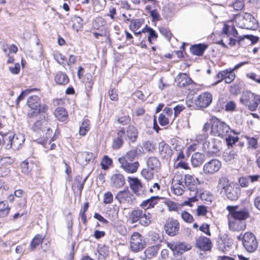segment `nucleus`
I'll return each mask as SVG.
<instances>
[{"mask_svg": "<svg viewBox=\"0 0 260 260\" xmlns=\"http://www.w3.org/2000/svg\"><path fill=\"white\" fill-rule=\"evenodd\" d=\"M184 176L181 174H176L173 179L172 184H177L180 185H185Z\"/></svg>", "mask_w": 260, "mask_h": 260, "instance_id": "obj_54", "label": "nucleus"}, {"mask_svg": "<svg viewBox=\"0 0 260 260\" xmlns=\"http://www.w3.org/2000/svg\"><path fill=\"white\" fill-rule=\"evenodd\" d=\"M55 81L59 85H66L69 83V79L66 73L58 72L55 77Z\"/></svg>", "mask_w": 260, "mask_h": 260, "instance_id": "obj_32", "label": "nucleus"}, {"mask_svg": "<svg viewBox=\"0 0 260 260\" xmlns=\"http://www.w3.org/2000/svg\"><path fill=\"white\" fill-rule=\"evenodd\" d=\"M124 183L125 178L121 174H114L111 177V185L113 187L119 188L123 186Z\"/></svg>", "mask_w": 260, "mask_h": 260, "instance_id": "obj_22", "label": "nucleus"}, {"mask_svg": "<svg viewBox=\"0 0 260 260\" xmlns=\"http://www.w3.org/2000/svg\"><path fill=\"white\" fill-rule=\"evenodd\" d=\"M127 180L130 188L135 194L140 197H143L146 195L147 191L140 179L136 177H129Z\"/></svg>", "mask_w": 260, "mask_h": 260, "instance_id": "obj_6", "label": "nucleus"}, {"mask_svg": "<svg viewBox=\"0 0 260 260\" xmlns=\"http://www.w3.org/2000/svg\"><path fill=\"white\" fill-rule=\"evenodd\" d=\"M117 137L113 140L112 148L117 150L120 148L124 143V137L125 136V128L122 127L117 132Z\"/></svg>", "mask_w": 260, "mask_h": 260, "instance_id": "obj_21", "label": "nucleus"}, {"mask_svg": "<svg viewBox=\"0 0 260 260\" xmlns=\"http://www.w3.org/2000/svg\"><path fill=\"white\" fill-rule=\"evenodd\" d=\"M137 154V150L136 149H133L128 151L124 156L121 157V158H124L125 160L128 161H133Z\"/></svg>", "mask_w": 260, "mask_h": 260, "instance_id": "obj_49", "label": "nucleus"}, {"mask_svg": "<svg viewBox=\"0 0 260 260\" xmlns=\"http://www.w3.org/2000/svg\"><path fill=\"white\" fill-rule=\"evenodd\" d=\"M38 89L36 88H27L23 90L20 94L17 97L15 101V106L17 108L19 106V103L21 101L24 99L25 97L31 92L37 91Z\"/></svg>", "mask_w": 260, "mask_h": 260, "instance_id": "obj_37", "label": "nucleus"}, {"mask_svg": "<svg viewBox=\"0 0 260 260\" xmlns=\"http://www.w3.org/2000/svg\"><path fill=\"white\" fill-rule=\"evenodd\" d=\"M185 188V185H180L177 184H172L171 189L174 193L177 196L182 195Z\"/></svg>", "mask_w": 260, "mask_h": 260, "instance_id": "obj_47", "label": "nucleus"}, {"mask_svg": "<svg viewBox=\"0 0 260 260\" xmlns=\"http://www.w3.org/2000/svg\"><path fill=\"white\" fill-rule=\"evenodd\" d=\"M159 249L158 245L152 246L148 247L144 251L145 256L146 258L150 259L156 255Z\"/></svg>", "mask_w": 260, "mask_h": 260, "instance_id": "obj_36", "label": "nucleus"}, {"mask_svg": "<svg viewBox=\"0 0 260 260\" xmlns=\"http://www.w3.org/2000/svg\"><path fill=\"white\" fill-rule=\"evenodd\" d=\"M22 172L26 175H28L32 170V165L27 161H24L21 164Z\"/></svg>", "mask_w": 260, "mask_h": 260, "instance_id": "obj_55", "label": "nucleus"}, {"mask_svg": "<svg viewBox=\"0 0 260 260\" xmlns=\"http://www.w3.org/2000/svg\"><path fill=\"white\" fill-rule=\"evenodd\" d=\"M242 244L247 252H253L256 249L258 243L254 234L247 232L243 235Z\"/></svg>", "mask_w": 260, "mask_h": 260, "instance_id": "obj_5", "label": "nucleus"}, {"mask_svg": "<svg viewBox=\"0 0 260 260\" xmlns=\"http://www.w3.org/2000/svg\"><path fill=\"white\" fill-rule=\"evenodd\" d=\"M159 31L160 34L168 40H170V39L171 38L172 34L168 28L164 27H160Z\"/></svg>", "mask_w": 260, "mask_h": 260, "instance_id": "obj_63", "label": "nucleus"}, {"mask_svg": "<svg viewBox=\"0 0 260 260\" xmlns=\"http://www.w3.org/2000/svg\"><path fill=\"white\" fill-rule=\"evenodd\" d=\"M118 161L123 170L128 173L136 172L139 166L138 161H128L125 160L124 158H119Z\"/></svg>", "mask_w": 260, "mask_h": 260, "instance_id": "obj_17", "label": "nucleus"}, {"mask_svg": "<svg viewBox=\"0 0 260 260\" xmlns=\"http://www.w3.org/2000/svg\"><path fill=\"white\" fill-rule=\"evenodd\" d=\"M115 199L120 204L125 203L131 204L133 201L134 196L127 188L118 191L115 196Z\"/></svg>", "mask_w": 260, "mask_h": 260, "instance_id": "obj_13", "label": "nucleus"}, {"mask_svg": "<svg viewBox=\"0 0 260 260\" xmlns=\"http://www.w3.org/2000/svg\"><path fill=\"white\" fill-rule=\"evenodd\" d=\"M93 35L94 36V37L97 39H99V37H105L106 38L104 41L102 40V41H101L102 43L105 42L106 43H108L109 44H110L111 43V41L110 36L109 35H107L106 32L98 33L97 32H93Z\"/></svg>", "mask_w": 260, "mask_h": 260, "instance_id": "obj_53", "label": "nucleus"}, {"mask_svg": "<svg viewBox=\"0 0 260 260\" xmlns=\"http://www.w3.org/2000/svg\"><path fill=\"white\" fill-rule=\"evenodd\" d=\"M44 237L42 235L38 234L31 240L30 244V249L31 250H33L36 248V247L41 244L44 240Z\"/></svg>", "mask_w": 260, "mask_h": 260, "instance_id": "obj_41", "label": "nucleus"}, {"mask_svg": "<svg viewBox=\"0 0 260 260\" xmlns=\"http://www.w3.org/2000/svg\"><path fill=\"white\" fill-rule=\"evenodd\" d=\"M247 143L248 145V148L252 149H255L257 147L258 142L257 139L254 137H250L249 136L245 137Z\"/></svg>", "mask_w": 260, "mask_h": 260, "instance_id": "obj_50", "label": "nucleus"}, {"mask_svg": "<svg viewBox=\"0 0 260 260\" xmlns=\"http://www.w3.org/2000/svg\"><path fill=\"white\" fill-rule=\"evenodd\" d=\"M90 128V121L88 119H85L83 121L79 128V134L84 136L86 135Z\"/></svg>", "mask_w": 260, "mask_h": 260, "instance_id": "obj_40", "label": "nucleus"}, {"mask_svg": "<svg viewBox=\"0 0 260 260\" xmlns=\"http://www.w3.org/2000/svg\"><path fill=\"white\" fill-rule=\"evenodd\" d=\"M14 159L10 156H4L0 159V164L2 165H9L12 164Z\"/></svg>", "mask_w": 260, "mask_h": 260, "instance_id": "obj_64", "label": "nucleus"}, {"mask_svg": "<svg viewBox=\"0 0 260 260\" xmlns=\"http://www.w3.org/2000/svg\"><path fill=\"white\" fill-rule=\"evenodd\" d=\"M176 81L178 86L180 87H184L191 84L193 82L192 79L186 73L179 74L176 79Z\"/></svg>", "mask_w": 260, "mask_h": 260, "instance_id": "obj_23", "label": "nucleus"}, {"mask_svg": "<svg viewBox=\"0 0 260 260\" xmlns=\"http://www.w3.org/2000/svg\"><path fill=\"white\" fill-rule=\"evenodd\" d=\"M138 134L137 128L134 125H129L126 128L125 136L124 138L127 139L131 142H134L137 140Z\"/></svg>", "mask_w": 260, "mask_h": 260, "instance_id": "obj_25", "label": "nucleus"}, {"mask_svg": "<svg viewBox=\"0 0 260 260\" xmlns=\"http://www.w3.org/2000/svg\"><path fill=\"white\" fill-rule=\"evenodd\" d=\"M223 192L229 200L236 201L240 194V189L237 184L231 183L230 185L226 187Z\"/></svg>", "mask_w": 260, "mask_h": 260, "instance_id": "obj_12", "label": "nucleus"}, {"mask_svg": "<svg viewBox=\"0 0 260 260\" xmlns=\"http://www.w3.org/2000/svg\"><path fill=\"white\" fill-rule=\"evenodd\" d=\"M212 101V95L209 92H204L200 94L195 100L194 103L198 107L207 108Z\"/></svg>", "mask_w": 260, "mask_h": 260, "instance_id": "obj_14", "label": "nucleus"}, {"mask_svg": "<svg viewBox=\"0 0 260 260\" xmlns=\"http://www.w3.org/2000/svg\"><path fill=\"white\" fill-rule=\"evenodd\" d=\"M112 159L108 155H104L101 162L102 168L104 170H107L112 164Z\"/></svg>", "mask_w": 260, "mask_h": 260, "instance_id": "obj_46", "label": "nucleus"}, {"mask_svg": "<svg viewBox=\"0 0 260 260\" xmlns=\"http://www.w3.org/2000/svg\"><path fill=\"white\" fill-rule=\"evenodd\" d=\"M142 31H145L148 33V41L150 44H153V41L156 40L157 34L152 28L148 26L147 25L142 29Z\"/></svg>", "mask_w": 260, "mask_h": 260, "instance_id": "obj_31", "label": "nucleus"}, {"mask_svg": "<svg viewBox=\"0 0 260 260\" xmlns=\"http://www.w3.org/2000/svg\"><path fill=\"white\" fill-rule=\"evenodd\" d=\"M208 137V134L204 133L197 135L196 140L198 144H202L203 146H204V144L208 141L207 140Z\"/></svg>", "mask_w": 260, "mask_h": 260, "instance_id": "obj_56", "label": "nucleus"}, {"mask_svg": "<svg viewBox=\"0 0 260 260\" xmlns=\"http://www.w3.org/2000/svg\"><path fill=\"white\" fill-rule=\"evenodd\" d=\"M184 180L185 181V186L190 191L193 192L194 195L197 196L198 193L197 186L199 184L198 179L192 175L187 174L184 175Z\"/></svg>", "mask_w": 260, "mask_h": 260, "instance_id": "obj_16", "label": "nucleus"}, {"mask_svg": "<svg viewBox=\"0 0 260 260\" xmlns=\"http://www.w3.org/2000/svg\"><path fill=\"white\" fill-rule=\"evenodd\" d=\"M205 155L204 154L196 152L191 156V162L194 167H198L204 161Z\"/></svg>", "mask_w": 260, "mask_h": 260, "instance_id": "obj_30", "label": "nucleus"}, {"mask_svg": "<svg viewBox=\"0 0 260 260\" xmlns=\"http://www.w3.org/2000/svg\"><path fill=\"white\" fill-rule=\"evenodd\" d=\"M155 172L154 171L147 167L142 170L141 175L146 180H150L153 178Z\"/></svg>", "mask_w": 260, "mask_h": 260, "instance_id": "obj_44", "label": "nucleus"}, {"mask_svg": "<svg viewBox=\"0 0 260 260\" xmlns=\"http://www.w3.org/2000/svg\"><path fill=\"white\" fill-rule=\"evenodd\" d=\"M211 131L210 133L214 136L223 137L226 135L230 129L227 124L215 117L211 119Z\"/></svg>", "mask_w": 260, "mask_h": 260, "instance_id": "obj_4", "label": "nucleus"}, {"mask_svg": "<svg viewBox=\"0 0 260 260\" xmlns=\"http://www.w3.org/2000/svg\"><path fill=\"white\" fill-rule=\"evenodd\" d=\"M88 176L86 177L84 179L82 180V177L80 176H78L76 178V181L78 183L77 187L78 190H79L80 194L81 193L82 190L84 187V185L85 182H86Z\"/></svg>", "mask_w": 260, "mask_h": 260, "instance_id": "obj_51", "label": "nucleus"}, {"mask_svg": "<svg viewBox=\"0 0 260 260\" xmlns=\"http://www.w3.org/2000/svg\"><path fill=\"white\" fill-rule=\"evenodd\" d=\"M158 148L160 154L164 157H171L173 154V150L171 147L164 142L159 143Z\"/></svg>", "mask_w": 260, "mask_h": 260, "instance_id": "obj_26", "label": "nucleus"}, {"mask_svg": "<svg viewBox=\"0 0 260 260\" xmlns=\"http://www.w3.org/2000/svg\"><path fill=\"white\" fill-rule=\"evenodd\" d=\"M240 103L248 107L251 111H255L259 103H260V96L249 91L243 92L240 99Z\"/></svg>", "mask_w": 260, "mask_h": 260, "instance_id": "obj_2", "label": "nucleus"}, {"mask_svg": "<svg viewBox=\"0 0 260 260\" xmlns=\"http://www.w3.org/2000/svg\"><path fill=\"white\" fill-rule=\"evenodd\" d=\"M243 26L242 28H244L247 29H255L257 24L256 20L249 13H246L243 15Z\"/></svg>", "mask_w": 260, "mask_h": 260, "instance_id": "obj_20", "label": "nucleus"}, {"mask_svg": "<svg viewBox=\"0 0 260 260\" xmlns=\"http://www.w3.org/2000/svg\"><path fill=\"white\" fill-rule=\"evenodd\" d=\"M54 59L60 64L62 66L66 65V62H64V56L60 53L56 52L54 54Z\"/></svg>", "mask_w": 260, "mask_h": 260, "instance_id": "obj_60", "label": "nucleus"}, {"mask_svg": "<svg viewBox=\"0 0 260 260\" xmlns=\"http://www.w3.org/2000/svg\"><path fill=\"white\" fill-rule=\"evenodd\" d=\"M168 247L171 249L174 255H180L191 249L188 244L183 242H172L167 243Z\"/></svg>", "mask_w": 260, "mask_h": 260, "instance_id": "obj_11", "label": "nucleus"}, {"mask_svg": "<svg viewBox=\"0 0 260 260\" xmlns=\"http://www.w3.org/2000/svg\"><path fill=\"white\" fill-rule=\"evenodd\" d=\"M147 166L148 168L157 172L159 170L160 163L157 158L155 157H150L147 160Z\"/></svg>", "mask_w": 260, "mask_h": 260, "instance_id": "obj_29", "label": "nucleus"}, {"mask_svg": "<svg viewBox=\"0 0 260 260\" xmlns=\"http://www.w3.org/2000/svg\"><path fill=\"white\" fill-rule=\"evenodd\" d=\"M208 45L206 44H197L192 45L190 47V52L195 55L201 56L203 54L205 50L208 48Z\"/></svg>", "mask_w": 260, "mask_h": 260, "instance_id": "obj_27", "label": "nucleus"}, {"mask_svg": "<svg viewBox=\"0 0 260 260\" xmlns=\"http://www.w3.org/2000/svg\"><path fill=\"white\" fill-rule=\"evenodd\" d=\"M73 21L74 23L73 24V28L78 31L81 30L83 27V19L76 15L74 16L72 18Z\"/></svg>", "mask_w": 260, "mask_h": 260, "instance_id": "obj_42", "label": "nucleus"}, {"mask_svg": "<svg viewBox=\"0 0 260 260\" xmlns=\"http://www.w3.org/2000/svg\"><path fill=\"white\" fill-rule=\"evenodd\" d=\"M55 117L60 121H64L68 117V114L63 107H58L55 110Z\"/></svg>", "mask_w": 260, "mask_h": 260, "instance_id": "obj_33", "label": "nucleus"}, {"mask_svg": "<svg viewBox=\"0 0 260 260\" xmlns=\"http://www.w3.org/2000/svg\"><path fill=\"white\" fill-rule=\"evenodd\" d=\"M238 206H228L226 209L229 212L231 217L235 220H238L240 221H245L249 216V213L246 209H243L239 211L237 210Z\"/></svg>", "mask_w": 260, "mask_h": 260, "instance_id": "obj_7", "label": "nucleus"}, {"mask_svg": "<svg viewBox=\"0 0 260 260\" xmlns=\"http://www.w3.org/2000/svg\"><path fill=\"white\" fill-rule=\"evenodd\" d=\"M143 19H135L131 20V24L129 25V28L132 31H137L144 23Z\"/></svg>", "mask_w": 260, "mask_h": 260, "instance_id": "obj_39", "label": "nucleus"}, {"mask_svg": "<svg viewBox=\"0 0 260 260\" xmlns=\"http://www.w3.org/2000/svg\"><path fill=\"white\" fill-rule=\"evenodd\" d=\"M181 218L186 222L191 223L193 221L192 216L186 211H183L181 214Z\"/></svg>", "mask_w": 260, "mask_h": 260, "instance_id": "obj_59", "label": "nucleus"}, {"mask_svg": "<svg viewBox=\"0 0 260 260\" xmlns=\"http://www.w3.org/2000/svg\"><path fill=\"white\" fill-rule=\"evenodd\" d=\"M142 214L139 223L144 226H147L151 223V215L147 210H143Z\"/></svg>", "mask_w": 260, "mask_h": 260, "instance_id": "obj_38", "label": "nucleus"}, {"mask_svg": "<svg viewBox=\"0 0 260 260\" xmlns=\"http://www.w3.org/2000/svg\"><path fill=\"white\" fill-rule=\"evenodd\" d=\"M245 0H235L232 4V7L235 11L242 10L244 7Z\"/></svg>", "mask_w": 260, "mask_h": 260, "instance_id": "obj_52", "label": "nucleus"}, {"mask_svg": "<svg viewBox=\"0 0 260 260\" xmlns=\"http://www.w3.org/2000/svg\"><path fill=\"white\" fill-rule=\"evenodd\" d=\"M10 210V208H9L7 203L0 200V216L1 217L6 216L8 214Z\"/></svg>", "mask_w": 260, "mask_h": 260, "instance_id": "obj_45", "label": "nucleus"}, {"mask_svg": "<svg viewBox=\"0 0 260 260\" xmlns=\"http://www.w3.org/2000/svg\"><path fill=\"white\" fill-rule=\"evenodd\" d=\"M230 185V183H229L228 178L225 176H222L219 179L218 181L217 186V191H219L220 193H222L226 187H228Z\"/></svg>", "mask_w": 260, "mask_h": 260, "instance_id": "obj_34", "label": "nucleus"}, {"mask_svg": "<svg viewBox=\"0 0 260 260\" xmlns=\"http://www.w3.org/2000/svg\"><path fill=\"white\" fill-rule=\"evenodd\" d=\"M84 82L87 84L86 86L89 89L92 88L93 85V78L90 73H86L84 78Z\"/></svg>", "mask_w": 260, "mask_h": 260, "instance_id": "obj_57", "label": "nucleus"}, {"mask_svg": "<svg viewBox=\"0 0 260 260\" xmlns=\"http://www.w3.org/2000/svg\"><path fill=\"white\" fill-rule=\"evenodd\" d=\"M145 242L143 236L139 233L133 234L131 238V248L133 251L138 252L144 248Z\"/></svg>", "mask_w": 260, "mask_h": 260, "instance_id": "obj_8", "label": "nucleus"}, {"mask_svg": "<svg viewBox=\"0 0 260 260\" xmlns=\"http://www.w3.org/2000/svg\"><path fill=\"white\" fill-rule=\"evenodd\" d=\"M27 105L30 109L34 110L32 112H28V116L29 117L37 116L41 112H45L48 110L47 106H41L40 99L37 95L29 96L27 101Z\"/></svg>", "mask_w": 260, "mask_h": 260, "instance_id": "obj_3", "label": "nucleus"}, {"mask_svg": "<svg viewBox=\"0 0 260 260\" xmlns=\"http://www.w3.org/2000/svg\"><path fill=\"white\" fill-rule=\"evenodd\" d=\"M117 121L122 125L128 124L131 122V117L129 115H123L118 118Z\"/></svg>", "mask_w": 260, "mask_h": 260, "instance_id": "obj_58", "label": "nucleus"}, {"mask_svg": "<svg viewBox=\"0 0 260 260\" xmlns=\"http://www.w3.org/2000/svg\"><path fill=\"white\" fill-rule=\"evenodd\" d=\"M94 159V156L93 153L87 151L77 153L76 158V162L83 167Z\"/></svg>", "mask_w": 260, "mask_h": 260, "instance_id": "obj_15", "label": "nucleus"}, {"mask_svg": "<svg viewBox=\"0 0 260 260\" xmlns=\"http://www.w3.org/2000/svg\"><path fill=\"white\" fill-rule=\"evenodd\" d=\"M164 229L166 234L170 236H175L179 234L180 224L178 220L173 218L166 220L164 225Z\"/></svg>", "mask_w": 260, "mask_h": 260, "instance_id": "obj_9", "label": "nucleus"}, {"mask_svg": "<svg viewBox=\"0 0 260 260\" xmlns=\"http://www.w3.org/2000/svg\"><path fill=\"white\" fill-rule=\"evenodd\" d=\"M196 245L198 248L203 251H209L212 248V243L210 239L200 236L196 239Z\"/></svg>", "mask_w": 260, "mask_h": 260, "instance_id": "obj_18", "label": "nucleus"}, {"mask_svg": "<svg viewBox=\"0 0 260 260\" xmlns=\"http://www.w3.org/2000/svg\"><path fill=\"white\" fill-rule=\"evenodd\" d=\"M224 160L229 163H233L237 158V152L234 150L226 151L223 154Z\"/></svg>", "mask_w": 260, "mask_h": 260, "instance_id": "obj_35", "label": "nucleus"}, {"mask_svg": "<svg viewBox=\"0 0 260 260\" xmlns=\"http://www.w3.org/2000/svg\"><path fill=\"white\" fill-rule=\"evenodd\" d=\"M164 203L167 206L170 211H176L180 208V205L179 204L170 200H166Z\"/></svg>", "mask_w": 260, "mask_h": 260, "instance_id": "obj_48", "label": "nucleus"}, {"mask_svg": "<svg viewBox=\"0 0 260 260\" xmlns=\"http://www.w3.org/2000/svg\"><path fill=\"white\" fill-rule=\"evenodd\" d=\"M143 210L140 209H137L132 210L129 213V217L128 218V221L131 224H134L137 222L140 221L141 217L143 215Z\"/></svg>", "mask_w": 260, "mask_h": 260, "instance_id": "obj_28", "label": "nucleus"}, {"mask_svg": "<svg viewBox=\"0 0 260 260\" xmlns=\"http://www.w3.org/2000/svg\"><path fill=\"white\" fill-rule=\"evenodd\" d=\"M113 201V196L111 192L107 191L104 195V203L105 204H111Z\"/></svg>", "mask_w": 260, "mask_h": 260, "instance_id": "obj_61", "label": "nucleus"}, {"mask_svg": "<svg viewBox=\"0 0 260 260\" xmlns=\"http://www.w3.org/2000/svg\"><path fill=\"white\" fill-rule=\"evenodd\" d=\"M3 140L6 149L12 148L14 150H17L23 144L25 138L21 134H14L12 133H9L4 136Z\"/></svg>", "mask_w": 260, "mask_h": 260, "instance_id": "obj_1", "label": "nucleus"}, {"mask_svg": "<svg viewBox=\"0 0 260 260\" xmlns=\"http://www.w3.org/2000/svg\"><path fill=\"white\" fill-rule=\"evenodd\" d=\"M238 137L232 136L231 135H229L228 137L225 138V141L228 147H232L234 144L238 141Z\"/></svg>", "mask_w": 260, "mask_h": 260, "instance_id": "obj_62", "label": "nucleus"}, {"mask_svg": "<svg viewBox=\"0 0 260 260\" xmlns=\"http://www.w3.org/2000/svg\"><path fill=\"white\" fill-rule=\"evenodd\" d=\"M225 72V75L223 77V80L226 83H231L235 78V74L234 73L233 70H223Z\"/></svg>", "mask_w": 260, "mask_h": 260, "instance_id": "obj_43", "label": "nucleus"}, {"mask_svg": "<svg viewBox=\"0 0 260 260\" xmlns=\"http://www.w3.org/2000/svg\"><path fill=\"white\" fill-rule=\"evenodd\" d=\"M229 226L230 229L233 231L244 230L246 228V222L245 221H240L232 218L229 220Z\"/></svg>", "mask_w": 260, "mask_h": 260, "instance_id": "obj_24", "label": "nucleus"}, {"mask_svg": "<svg viewBox=\"0 0 260 260\" xmlns=\"http://www.w3.org/2000/svg\"><path fill=\"white\" fill-rule=\"evenodd\" d=\"M204 152L209 155H212L219 151V143L212 139L211 141H208L202 147Z\"/></svg>", "mask_w": 260, "mask_h": 260, "instance_id": "obj_19", "label": "nucleus"}, {"mask_svg": "<svg viewBox=\"0 0 260 260\" xmlns=\"http://www.w3.org/2000/svg\"><path fill=\"white\" fill-rule=\"evenodd\" d=\"M221 163L217 159H212L205 163L203 171L205 174L212 175L217 172L221 168Z\"/></svg>", "mask_w": 260, "mask_h": 260, "instance_id": "obj_10", "label": "nucleus"}]
</instances>
